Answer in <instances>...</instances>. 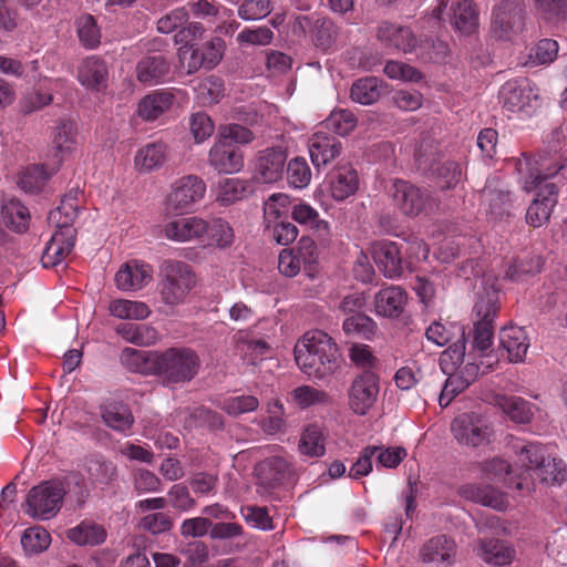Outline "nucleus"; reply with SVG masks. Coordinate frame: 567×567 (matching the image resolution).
<instances>
[{
  "instance_id": "1",
  "label": "nucleus",
  "mask_w": 567,
  "mask_h": 567,
  "mask_svg": "<svg viewBox=\"0 0 567 567\" xmlns=\"http://www.w3.org/2000/svg\"><path fill=\"white\" fill-rule=\"evenodd\" d=\"M499 290L494 285L484 284L476 293L472 310L473 328L468 355H484L493 344L494 320L498 311ZM429 341L439 347L450 344L440 358L443 372L462 365L466 355L467 333L462 324L435 321L425 331Z\"/></svg>"
},
{
  "instance_id": "2",
  "label": "nucleus",
  "mask_w": 567,
  "mask_h": 567,
  "mask_svg": "<svg viewBox=\"0 0 567 567\" xmlns=\"http://www.w3.org/2000/svg\"><path fill=\"white\" fill-rule=\"evenodd\" d=\"M565 168L559 158L539 157V159L523 153L516 161V171L524 184V189L532 190L538 187L537 195L526 212V223L535 228L549 221L554 207L558 203V193L564 184L563 178L556 182L550 179L558 176Z\"/></svg>"
},
{
  "instance_id": "3",
  "label": "nucleus",
  "mask_w": 567,
  "mask_h": 567,
  "mask_svg": "<svg viewBox=\"0 0 567 567\" xmlns=\"http://www.w3.org/2000/svg\"><path fill=\"white\" fill-rule=\"evenodd\" d=\"M299 369L312 380H326L341 368V354L336 341L322 330H311L295 346Z\"/></svg>"
},
{
  "instance_id": "4",
  "label": "nucleus",
  "mask_w": 567,
  "mask_h": 567,
  "mask_svg": "<svg viewBox=\"0 0 567 567\" xmlns=\"http://www.w3.org/2000/svg\"><path fill=\"white\" fill-rule=\"evenodd\" d=\"M202 367L197 352L187 347H172L159 353L157 377L165 384H184L196 378Z\"/></svg>"
},
{
  "instance_id": "5",
  "label": "nucleus",
  "mask_w": 567,
  "mask_h": 567,
  "mask_svg": "<svg viewBox=\"0 0 567 567\" xmlns=\"http://www.w3.org/2000/svg\"><path fill=\"white\" fill-rule=\"evenodd\" d=\"M159 277L161 298L168 306L182 303L196 284L192 267L179 260H164L159 267Z\"/></svg>"
},
{
  "instance_id": "6",
  "label": "nucleus",
  "mask_w": 567,
  "mask_h": 567,
  "mask_svg": "<svg viewBox=\"0 0 567 567\" xmlns=\"http://www.w3.org/2000/svg\"><path fill=\"white\" fill-rule=\"evenodd\" d=\"M65 488L61 481L50 480L33 486L25 499V514L32 518L47 520L61 509Z\"/></svg>"
},
{
  "instance_id": "7",
  "label": "nucleus",
  "mask_w": 567,
  "mask_h": 567,
  "mask_svg": "<svg viewBox=\"0 0 567 567\" xmlns=\"http://www.w3.org/2000/svg\"><path fill=\"white\" fill-rule=\"evenodd\" d=\"M395 207L405 216L416 217L426 214L436 206V202L426 188L410 182L395 179L390 188Z\"/></svg>"
},
{
  "instance_id": "8",
  "label": "nucleus",
  "mask_w": 567,
  "mask_h": 567,
  "mask_svg": "<svg viewBox=\"0 0 567 567\" xmlns=\"http://www.w3.org/2000/svg\"><path fill=\"white\" fill-rule=\"evenodd\" d=\"M525 25V9L519 0H502L493 10L491 30L498 40L512 41Z\"/></svg>"
},
{
  "instance_id": "9",
  "label": "nucleus",
  "mask_w": 567,
  "mask_h": 567,
  "mask_svg": "<svg viewBox=\"0 0 567 567\" xmlns=\"http://www.w3.org/2000/svg\"><path fill=\"white\" fill-rule=\"evenodd\" d=\"M451 431L457 443L467 447L487 445L493 433L487 419L476 412L457 415L452 421Z\"/></svg>"
},
{
  "instance_id": "10",
  "label": "nucleus",
  "mask_w": 567,
  "mask_h": 567,
  "mask_svg": "<svg viewBox=\"0 0 567 567\" xmlns=\"http://www.w3.org/2000/svg\"><path fill=\"white\" fill-rule=\"evenodd\" d=\"M481 207L491 221H502L511 216L512 193L498 176H489L480 194Z\"/></svg>"
},
{
  "instance_id": "11",
  "label": "nucleus",
  "mask_w": 567,
  "mask_h": 567,
  "mask_svg": "<svg viewBox=\"0 0 567 567\" xmlns=\"http://www.w3.org/2000/svg\"><path fill=\"white\" fill-rule=\"evenodd\" d=\"M498 97L503 109L511 113L530 115L538 106V92L526 79L504 83Z\"/></svg>"
},
{
  "instance_id": "12",
  "label": "nucleus",
  "mask_w": 567,
  "mask_h": 567,
  "mask_svg": "<svg viewBox=\"0 0 567 567\" xmlns=\"http://www.w3.org/2000/svg\"><path fill=\"white\" fill-rule=\"evenodd\" d=\"M379 377L370 370L357 374L348 390L349 406L357 415L363 416L374 405L379 394Z\"/></svg>"
},
{
  "instance_id": "13",
  "label": "nucleus",
  "mask_w": 567,
  "mask_h": 567,
  "mask_svg": "<svg viewBox=\"0 0 567 567\" xmlns=\"http://www.w3.org/2000/svg\"><path fill=\"white\" fill-rule=\"evenodd\" d=\"M206 193L205 182L196 175L178 178L167 196V209L175 213L187 212L199 202Z\"/></svg>"
},
{
  "instance_id": "14",
  "label": "nucleus",
  "mask_w": 567,
  "mask_h": 567,
  "mask_svg": "<svg viewBox=\"0 0 567 567\" xmlns=\"http://www.w3.org/2000/svg\"><path fill=\"white\" fill-rule=\"evenodd\" d=\"M377 40L391 52L404 54L416 51L417 38L411 28L391 21H381L375 31Z\"/></svg>"
},
{
  "instance_id": "15",
  "label": "nucleus",
  "mask_w": 567,
  "mask_h": 567,
  "mask_svg": "<svg viewBox=\"0 0 567 567\" xmlns=\"http://www.w3.org/2000/svg\"><path fill=\"white\" fill-rule=\"evenodd\" d=\"M419 555L426 567H452L456 561L457 545L447 535H436L421 546Z\"/></svg>"
},
{
  "instance_id": "16",
  "label": "nucleus",
  "mask_w": 567,
  "mask_h": 567,
  "mask_svg": "<svg viewBox=\"0 0 567 567\" xmlns=\"http://www.w3.org/2000/svg\"><path fill=\"white\" fill-rule=\"evenodd\" d=\"M287 154L281 146L260 151L255 162L254 179L265 184L279 181L284 175Z\"/></svg>"
},
{
  "instance_id": "17",
  "label": "nucleus",
  "mask_w": 567,
  "mask_h": 567,
  "mask_svg": "<svg viewBox=\"0 0 567 567\" xmlns=\"http://www.w3.org/2000/svg\"><path fill=\"white\" fill-rule=\"evenodd\" d=\"M256 472L259 484L267 489H274L296 480L291 464L281 456L265 458L257 465Z\"/></svg>"
},
{
  "instance_id": "18",
  "label": "nucleus",
  "mask_w": 567,
  "mask_h": 567,
  "mask_svg": "<svg viewBox=\"0 0 567 567\" xmlns=\"http://www.w3.org/2000/svg\"><path fill=\"white\" fill-rule=\"evenodd\" d=\"M208 164L219 174H235L244 167V153L230 142L217 137L209 150Z\"/></svg>"
},
{
  "instance_id": "19",
  "label": "nucleus",
  "mask_w": 567,
  "mask_h": 567,
  "mask_svg": "<svg viewBox=\"0 0 567 567\" xmlns=\"http://www.w3.org/2000/svg\"><path fill=\"white\" fill-rule=\"evenodd\" d=\"M372 258L379 270L388 278H398L403 272L400 247L394 241L380 240L371 245Z\"/></svg>"
},
{
  "instance_id": "20",
  "label": "nucleus",
  "mask_w": 567,
  "mask_h": 567,
  "mask_svg": "<svg viewBox=\"0 0 567 567\" xmlns=\"http://www.w3.org/2000/svg\"><path fill=\"white\" fill-rule=\"evenodd\" d=\"M82 202L83 193L80 187H72L66 194L62 196L60 205L49 213V224L55 226V228L59 230H65V228H74L73 221L79 215Z\"/></svg>"
},
{
  "instance_id": "21",
  "label": "nucleus",
  "mask_w": 567,
  "mask_h": 567,
  "mask_svg": "<svg viewBox=\"0 0 567 567\" xmlns=\"http://www.w3.org/2000/svg\"><path fill=\"white\" fill-rule=\"evenodd\" d=\"M76 229H56L48 243L42 256L41 264L44 268H52L62 262L75 245Z\"/></svg>"
},
{
  "instance_id": "22",
  "label": "nucleus",
  "mask_w": 567,
  "mask_h": 567,
  "mask_svg": "<svg viewBox=\"0 0 567 567\" xmlns=\"http://www.w3.org/2000/svg\"><path fill=\"white\" fill-rule=\"evenodd\" d=\"M159 353L161 351L125 348L121 352L120 361L124 368L133 373L157 377Z\"/></svg>"
},
{
  "instance_id": "23",
  "label": "nucleus",
  "mask_w": 567,
  "mask_h": 567,
  "mask_svg": "<svg viewBox=\"0 0 567 567\" xmlns=\"http://www.w3.org/2000/svg\"><path fill=\"white\" fill-rule=\"evenodd\" d=\"M408 301L406 292L399 286H389L374 296V311L384 318H398Z\"/></svg>"
},
{
  "instance_id": "24",
  "label": "nucleus",
  "mask_w": 567,
  "mask_h": 567,
  "mask_svg": "<svg viewBox=\"0 0 567 567\" xmlns=\"http://www.w3.org/2000/svg\"><path fill=\"white\" fill-rule=\"evenodd\" d=\"M499 347L511 362H523L529 348L526 330L517 326L504 327L499 331Z\"/></svg>"
},
{
  "instance_id": "25",
  "label": "nucleus",
  "mask_w": 567,
  "mask_h": 567,
  "mask_svg": "<svg viewBox=\"0 0 567 567\" xmlns=\"http://www.w3.org/2000/svg\"><path fill=\"white\" fill-rule=\"evenodd\" d=\"M208 231V221L198 217H184L166 224L165 237L175 241L202 238Z\"/></svg>"
},
{
  "instance_id": "26",
  "label": "nucleus",
  "mask_w": 567,
  "mask_h": 567,
  "mask_svg": "<svg viewBox=\"0 0 567 567\" xmlns=\"http://www.w3.org/2000/svg\"><path fill=\"white\" fill-rule=\"evenodd\" d=\"M171 65L163 55H147L136 65V78L145 85H157L169 79Z\"/></svg>"
},
{
  "instance_id": "27",
  "label": "nucleus",
  "mask_w": 567,
  "mask_h": 567,
  "mask_svg": "<svg viewBox=\"0 0 567 567\" xmlns=\"http://www.w3.org/2000/svg\"><path fill=\"white\" fill-rule=\"evenodd\" d=\"M341 142L333 135L317 132L309 141V154L315 166L320 167L340 155Z\"/></svg>"
},
{
  "instance_id": "28",
  "label": "nucleus",
  "mask_w": 567,
  "mask_h": 567,
  "mask_svg": "<svg viewBox=\"0 0 567 567\" xmlns=\"http://www.w3.org/2000/svg\"><path fill=\"white\" fill-rule=\"evenodd\" d=\"M359 187L357 171L349 165H342L329 174V190L331 197L342 202L352 196Z\"/></svg>"
},
{
  "instance_id": "29",
  "label": "nucleus",
  "mask_w": 567,
  "mask_h": 567,
  "mask_svg": "<svg viewBox=\"0 0 567 567\" xmlns=\"http://www.w3.org/2000/svg\"><path fill=\"white\" fill-rule=\"evenodd\" d=\"M152 278L151 269L144 264L134 261L123 265L115 274V285L123 291L142 289Z\"/></svg>"
},
{
  "instance_id": "30",
  "label": "nucleus",
  "mask_w": 567,
  "mask_h": 567,
  "mask_svg": "<svg viewBox=\"0 0 567 567\" xmlns=\"http://www.w3.org/2000/svg\"><path fill=\"white\" fill-rule=\"evenodd\" d=\"M107 75L105 61L94 55L86 58L78 70L79 82L86 89L95 91L106 86Z\"/></svg>"
},
{
  "instance_id": "31",
  "label": "nucleus",
  "mask_w": 567,
  "mask_h": 567,
  "mask_svg": "<svg viewBox=\"0 0 567 567\" xmlns=\"http://www.w3.org/2000/svg\"><path fill=\"white\" fill-rule=\"evenodd\" d=\"M291 218L301 226L312 229L319 239L329 241L331 237L330 225L320 218L319 213L308 203H299L292 206Z\"/></svg>"
},
{
  "instance_id": "32",
  "label": "nucleus",
  "mask_w": 567,
  "mask_h": 567,
  "mask_svg": "<svg viewBox=\"0 0 567 567\" xmlns=\"http://www.w3.org/2000/svg\"><path fill=\"white\" fill-rule=\"evenodd\" d=\"M478 556L488 565L504 566L512 563L515 550L503 540L481 538L477 540Z\"/></svg>"
},
{
  "instance_id": "33",
  "label": "nucleus",
  "mask_w": 567,
  "mask_h": 567,
  "mask_svg": "<svg viewBox=\"0 0 567 567\" xmlns=\"http://www.w3.org/2000/svg\"><path fill=\"white\" fill-rule=\"evenodd\" d=\"M66 537L78 546H99L106 540L107 533L103 525L84 519L68 529Z\"/></svg>"
},
{
  "instance_id": "34",
  "label": "nucleus",
  "mask_w": 567,
  "mask_h": 567,
  "mask_svg": "<svg viewBox=\"0 0 567 567\" xmlns=\"http://www.w3.org/2000/svg\"><path fill=\"white\" fill-rule=\"evenodd\" d=\"M167 158V146L163 142L147 143L135 155V167L140 173H148L158 169Z\"/></svg>"
},
{
  "instance_id": "35",
  "label": "nucleus",
  "mask_w": 567,
  "mask_h": 567,
  "mask_svg": "<svg viewBox=\"0 0 567 567\" xmlns=\"http://www.w3.org/2000/svg\"><path fill=\"white\" fill-rule=\"evenodd\" d=\"M174 102V94L168 91H154L138 104V115L146 121L158 118Z\"/></svg>"
},
{
  "instance_id": "36",
  "label": "nucleus",
  "mask_w": 567,
  "mask_h": 567,
  "mask_svg": "<svg viewBox=\"0 0 567 567\" xmlns=\"http://www.w3.org/2000/svg\"><path fill=\"white\" fill-rule=\"evenodd\" d=\"M383 89L382 80L375 76L361 78L352 84L350 96L355 103L371 105L380 100Z\"/></svg>"
},
{
  "instance_id": "37",
  "label": "nucleus",
  "mask_w": 567,
  "mask_h": 567,
  "mask_svg": "<svg viewBox=\"0 0 567 567\" xmlns=\"http://www.w3.org/2000/svg\"><path fill=\"white\" fill-rule=\"evenodd\" d=\"M298 450L308 457H321L326 454V435L318 424L307 425L299 440Z\"/></svg>"
},
{
  "instance_id": "38",
  "label": "nucleus",
  "mask_w": 567,
  "mask_h": 567,
  "mask_svg": "<svg viewBox=\"0 0 567 567\" xmlns=\"http://www.w3.org/2000/svg\"><path fill=\"white\" fill-rule=\"evenodd\" d=\"M540 257L524 255L515 257L506 267L505 278L511 281H526L540 271Z\"/></svg>"
},
{
  "instance_id": "39",
  "label": "nucleus",
  "mask_w": 567,
  "mask_h": 567,
  "mask_svg": "<svg viewBox=\"0 0 567 567\" xmlns=\"http://www.w3.org/2000/svg\"><path fill=\"white\" fill-rule=\"evenodd\" d=\"M515 449L517 450L518 462L528 472H532V475L550 458L548 446L539 442H529L522 446L515 445Z\"/></svg>"
},
{
  "instance_id": "40",
  "label": "nucleus",
  "mask_w": 567,
  "mask_h": 567,
  "mask_svg": "<svg viewBox=\"0 0 567 567\" xmlns=\"http://www.w3.org/2000/svg\"><path fill=\"white\" fill-rule=\"evenodd\" d=\"M116 332L127 342L137 346H151L158 339L157 330L145 323L124 322L116 327Z\"/></svg>"
},
{
  "instance_id": "41",
  "label": "nucleus",
  "mask_w": 567,
  "mask_h": 567,
  "mask_svg": "<svg viewBox=\"0 0 567 567\" xmlns=\"http://www.w3.org/2000/svg\"><path fill=\"white\" fill-rule=\"evenodd\" d=\"M102 419L105 425L120 433H126L134 423L130 408L121 403H110L102 409Z\"/></svg>"
},
{
  "instance_id": "42",
  "label": "nucleus",
  "mask_w": 567,
  "mask_h": 567,
  "mask_svg": "<svg viewBox=\"0 0 567 567\" xmlns=\"http://www.w3.org/2000/svg\"><path fill=\"white\" fill-rule=\"evenodd\" d=\"M254 188L249 181L240 178H225L219 183L217 200L223 205H230L248 197Z\"/></svg>"
},
{
  "instance_id": "43",
  "label": "nucleus",
  "mask_w": 567,
  "mask_h": 567,
  "mask_svg": "<svg viewBox=\"0 0 567 567\" xmlns=\"http://www.w3.org/2000/svg\"><path fill=\"white\" fill-rule=\"evenodd\" d=\"M2 218L7 227L17 233H23L29 226V210L18 199H9L1 207Z\"/></svg>"
},
{
  "instance_id": "44",
  "label": "nucleus",
  "mask_w": 567,
  "mask_h": 567,
  "mask_svg": "<svg viewBox=\"0 0 567 567\" xmlns=\"http://www.w3.org/2000/svg\"><path fill=\"white\" fill-rule=\"evenodd\" d=\"M452 25L464 33L472 32L477 25V12L472 0H462L452 4Z\"/></svg>"
},
{
  "instance_id": "45",
  "label": "nucleus",
  "mask_w": 567,
  "mask_h": 567,
  "mask_svg": "<svg viewBox=\"0 0 567 567\" xmlns=\"http://www.w3.org/2000/svg\"><path fill=\"white\" fill-rule=\"evenodd\" d=\"M109 311L113 317L123 320H143L151 312L146 303L125 299L111 301Z\"/></svg>"
},
{
  "instance_id": "46",
  "label": "nucleus",
  "mask_w": 567,
  "mask_h": 567,
  "mask_svg": "<svg viewBox=\"0 0 567 567\" xmlns=\"http://www.w3.org/2000/svg\"><path fill=\"white\" fill-rule=\"evenodd\" d=\"M417 56L424 62H443L449 54V44L433 37L417 39L416 51Z\"/></svg>"
},
{
  "instance_id": "47",
  "label": "nucleus",
  "mask_w": 567,
  "mask_h": 567,
  "mask_svg": "<svg viewBox=\"0 0 567 567\" xmlns=\"http://www.w3.org/2000/svg\"><path fill=\"white\" fill-rule=\"evenodd\" d=\"M75 135L76 125L71 120L61 121L55 127L52 144L55 150V156H59L58 163L62 161L64 154L72 151L75 143Z\"/></svg>"
},
{
  "instance_id": "48",
  "label": "nucleus",
  "mask_w": 567,
  "mask_h": 567,
  "mask_svg": "<svg viewBox=\"0 0 567 567\" xmlns=\"http://www.w3.org/2000/svg\"><path fill=\"white\" fill-rule=\"evenodd\" d=\"M87 473L91 480L103 485H111L117 478L116 465L101 455L91 456Z\"/></svg>"
},
{
  "instance_id": "49",
  "label": "nucleus",
  "mask_w": 567,
  "mask_h": 567,
  "mask_svg": "<svg viewBox=\"0 0 567 567\" xmlns=\"http://www.w3.org/2000/svg\"><path fill=\"white\" fill-rule=\"evenodd\" d=\"M186 422L190 427H202L213 432L220 431L224 427L221 415L205 406L194 408L189 412Z\"/></svg>"
},
{
  "instance_id": "50",
  "label": "nucleus",
  "mask_w": 567,
  "mask_h": 567,
  "mask_svg": "<svg viewBox=\"0 0 567 567\" xmlns=\"http://www.w3.org/2000/svg\"><path fill=\"white\" fill-rule=\"evenodd\" d=\"M533 475L547 485H560L567 480V466L563 460L550 457Z\"/></svg>"
},
{
  "instance_id": "51",
  "label": "nucleus",
  "mask_w": 567,
  "mask_h": 567,
  "mask_svg": "<svg viewBox=\"0 0 567 567\" xmlns=\"http://www.w3.org/2000/svg\"><path fill=\"white\" fill-rule=\"evenodd\" d=\"M75 24L81 44L86 49H95L101 42V32L94 17L83 14L78 18Z\"/></svg>"
},
{
  "instance_id": "52",
  "label": "nucleus",
  "mask_w": 567,
  "mask_h": 567,
  "mask_svg": "<svg viewBox=\"0 0 567 567\" xmlns=\"http://www.w3.org/2000/svg\"><path fill=\"white\" fill-rule=\"evenodd\" d=\"M51 174L43 164L33 165L21 174L18 185L25 193H37L42 189Z\"/></svg>"
},
{
  "instance_id": "53",
  "label": "nucleus",
  "mask_w": 567,
  "mask_h": 567,
  "mask_svg": "<svg viewBox=\"0 0 567 567\" xmlns=\"http://www.w3.org/2000/svg\"><path fill=\"white\" fill-rule=\"evenodd\" d=\"M558 53V43L553 39H543L535 44L528 54L526 65L537 66L551 63Z\"/></svg>"
},
{
  "instance_id": "54",
  "label": "nucleus",
  "mask_w": 567,
  "mask_h": 567,
  "mask_svg": "<svg viewBox=\"0 0 567 567\" xmlns=\"http://www.w3.org/2000/svg\"><path fill=\"white\" fill-rule=\"evenodd\" d=\"M326 127L340 136H347L357 126L358 120L349 110H334L324 121Z\"/></svg>"
},
{
  "instance_id": "55",
  "label": "nucleus",
  "mask_w": 567,
  "mask_h": 567,
  "mask_svg": "<svg viewBox=\"0 0 567 567\" xmlns=\"http://www.w3.org/2000/svg\"><path fill=\"white\" fill-rule=\"evenodd\" d=\"M502 408L508 417L516 423H528L534 415L532 404L520 396L504 398Z\"/></svg>"
},
{
  "instance_id": "56",
  "label": "nucleus",
  "mask_w": 567,
  "mask_h": 567,
  "mask_svg": "<svg viewBox=\"0 0 567 567\" xmlns=\"http://www.w3.org/2000/svg\"><path fill=\"white\" fill-rule=\"evenodd\" d=\"M311 168L306 158L295 157L287 165V181L290 186L302 189L307 187L311 181Z\"/></svg>"
},
{
  "instance_id": "57",
  "label": "nucleus",
  "mask_w": 567,
  "mask_h": 567,
  "mask_svg": "<svg viewBox=\"0 0 567 567\" xmlns=\"http://www.w3.org/2000/svg\"><path fill=\"white\" fill-rule=\"evenodd\" d=\"M50 543V534L40 526L28 528L21 537L22 548L28 554L41 553L49 547Z\"/></svg>"
},
{
  "instance_id": "58",
  "label": "nucleus",
  "mask_w": 567,
  "mask_h": 567,
  "mask_svg": "<svg viewBox=\"0 0 567 567\" xmlns=\"http://www.w3.org/2000/svg\"><path fill=\"white\" fill-rule=\"evenodd\" d=\"M290 204L289 196L282 193H276L268 197L264 204V219L266 228L271 227V223L279 220L286 213Z\"/></svg>"
},
{
  "instance_id": "59",
  "label": "nucleus",
  "mask_w": 567,
  "mask_h": 567,
  "mask_svg": "<svg viewBox=\"0 0 567 567\" xmlns=\"http://www.w3.org/2000/svg\"><path fill=\"white\" fill-rule=\"evenodd\" d=\"M346 334H358L370 339L377 329L375 322L362 312L349 316L342 324Z\"/></svg>"
},
{
  "instance_id": "60",
  "label": "nucleus",
  "mask_w": 567,
  "mask_h": 567,
  "mask_svg": "<svg viewBox=\"0 0 567 567\" xmlns=\"http://www.w3.org/2000/svg\"><path fill=\"white\" fill-rule=\"evenodd\" d=\"M338 37V27L329 18H319L315 22L313 40L318 48L327 50L332 47Z\"/></svg>"
},
{
  "instance_id": "61",
  "label": "nucleus",
  "mask_w": 567,
  "mask_h": 567,
  "mask_svg": "<svg viewBox=\"0 0 567 567\" xmlns=\"http://www.w3.org/2000/svg\"><path fill=\"white\" fill-rule=\"evenodd\" d=\"M270 0H244L237 8V14L245 21L266 18L271 12Z\"/></svg>"
},
{
  "instance_id": "62",
  "label": "nucleus",
  "mask_w": 567,
  "mask_h": 567,
  "mask_svg": "<svg viewBox=\"0 0 567 567\" xmlns=\"http://www.w3.org/2000/svg\"><path fill=\"white\" fill-rule=\"evenodd\" d=\"M295 402L301 408L307 409L315 404H326L329 402V395L322 390L310 385H301L292 391Z\"/></svg>"
},
{
  "instance_id": "63",
  "label": "nucleus",
  "mask_w": 567,
  "mask_h": 567,
  "mask_svg": "<svg viewBox=\"0 0 567 567\" xmlns=\"http://www.w3.org/2000/svg\"><path fill=\"white\" fill-rule=\"evenodd\" d=\"M259 401L254 395H239L225 399L219 408L231 416L255 411Z\"/></svg>"
},
{
  "instance_id": "64",
  "label": "nucleus",
  "mask_w": 567,
  "mask_h": 567,
  "mask_svg": "<svg viewBox=\"0 0 567 567\" xmlns=\"http://www.w3.org/2000/svg\"><path fill=\"white\" fill-rule=\"evenodd\" d=\"M217 137L224 140V142H230L234 145H246L255 140V134L240 124L231 123L219 126Z\"/></svg>"
}]
</instances>
